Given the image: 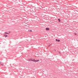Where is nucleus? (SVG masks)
<instances>
[{"label": "nucleus", "mask_w": 78, "mask_h": 78, "mask_svg": "<svg viewBox=\"0 0 78 78\" xmlns=\"http://www.w3.org/2000/svg\"><path fill=\"white\" fill-rule=\"evenodd\" d=\"M55 41H57L58 42H60V40H58L57 39H56Z\"/></svg>", "instance_id": "3"}, {"label": "nucleus", "mask_w": 78, "mask_h": 78, "mask_svg": "<svg viewBox=\"0 0 78 78\" xmlns=\"http://www.w3.org/2000/svg\"><path fill=\"white\" fill-rule=\"evenodd\" d=\"M7 36H8V35H6L5 36V37H7Z\"/></svg>", "instance_id": "9"}, {"label": "nucleus", "mask_w": 78, "mask_h": 78, "mask_svg": "<svg viewBox=\"0 0 78 78\" xmlns=\"http://www.w3.org/2000/svg\"><path fill=\"white\" fill-rule=\"evenodd\" d=\"M46 30H47V31L48 30H50V29L49 28H47L46 29Z\"/></svg>", "instance_id": "2"}, {"label": "nucleus", "mask_w": 78, "mask_h": 78, "mask_svg": "<svg viewBox=\"0 0 78 78\" xmlns=\"http://www.w3.org/2000/svg\"><path fill=\"white\" fill-rule=\"evenodd\" d=\"M5 34H9L7 32H5Z\"/></svg>", "instance_id": "7"}, {"label": "nucleus", "mask_w": 78, "mask_h": 78, "mask_svg": "<svg viewBox=\"0 0 78 78\" xmlns=\"http://www.w3.org/2000/svg\"><path fill=\"white\" fill-rule=\"evenodd\" d=\"M28 31L29 32H32V30H28Z\"/></svg>", "instance_id": "4"}, {"label": "nucleus", "mask_w": 78, "mask_h": 78, "mask_svg": "<svg viewBox=\"0 0 78 78\" xmlns=\"http://www.w3.org/2000/svg\"><path fill=\"white\" fill-rule=\"evenodd\" d=\"M50 46V45H48V46Z\"/></svg>", "instance_id": "10"}, {"label": "nucleus", "mask_w": 78, "mask_h": 78, "mask_svg": "<svg viewBox=\"0 0 78 78\" xmlns=\"http://www.w3.org/2000/svg\"><path fill=\"white\" fill-rule=\"evenodd\" d=\"M30 61H33V62H39V60H35V59H31Z\"/></svg>", "instance_id": "1"}, {"label": "nucleus", "mask_w": 78, "mask_h": 78, "mask_svg": "<svg viewBox=\"0 0 78 78\" xmlns=\"http://www.w3.org/2000/svg\"><path fill=\"white\" fill-rule=\"evenodd\" d=\"M58 20L59 22H61V20H60V19H58Z\"/></svg>", "instance_id": "6"}, {"label": "nucleus", "mask_w": 78, "mask_h": 78, "mask_svg": "<svg viewBox=\"0 0 78 78\" xmlns=\"http://www.w3.org/2000/svg\"><path fill=\"white\" fill-rule=\"evenodd\" d=\"M0 64H1V65H2V66H3V65H4V64H3L2 63H1V62L0 63Z\"/></svg>", "instance_id": "5"}, {"label": "nucleus", "mask_w": 78, "mask_h": 78, "mask_svg": "<svg viewBox=\"0 0 78 78\" xmlns=\"http://www.w3.org/2000/svg\"><path fill=\"white\" fill-rule=\"evenodd\" d=\"M74 34H75V35H77V34H76V33H75Z\"/></svg>", "instance_id": "8"}]
</instances>
